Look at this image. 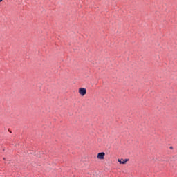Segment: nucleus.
<instances>
[{
	"label": "nucleus",
	"instance_id": "1",
	"mask_svg": "<svg viewBox=\"0 0 177 177\" xmlns=\"http://www.w3.org/2000/svg\"><path fill=\"white\" fill-rule=\"evenodd\" d=\"M79 93L81 96H85L86 95V88H80Z\"/></svg>",
	"mask_w": 177,
	"mask_h": 177
},
{
	"label": "nucleus",
	"instance_id": "2",
	"mask_svg": "<svg viewBox=\"0 0 177 177\" xmlns=\"http://www.w3.org/2000/svg\"><path fill=\"white\" fill-rule=\"evenodd\" d=\"M104 156H106V153L104 152L98 153L97 155V158L98 160H104Z\"/></svg>",
	"mask_w": 177,
	"mask_h": 177
},
{
	"label": "nucleus",
	"instance_id": "3",
	"mask_svg": "<svg viewBox=\"0 0 177 177\" xmlns=\"http://www.w3.org/2000/svg\"><path fill=\"white\" fill-rule=\"evenodd\" d=\"M118 161L120 164H127L129 159H118Z\"/></svg>",
	"mask_w": 177,
	"mask_h": 177
},
{
	"label": "nucleus",
	"instance_id": "4",
	"mask_svg": "<svg viewBox=\"0 0 177 177\" xmlns=\"http://www.w3.org/2000/svg\"><path fill=\"white\" fill-rule=\"evenodd\" d=\"M0 2H2V0H0Z\"/></svg>",
	"mask_w": 177,
	"mask_h": 177
},
{
	"label": "nucleus",
	"instance_id": "5",
	"mask_svg": "<svg viewBox=\"0 0 177 177\" xmlns=\"http://www.w3.org/2000/svg\"><path fill=\"white\" fill-rule=\"evenodd\" d=\"M170 149H172V147H170Z\"/></svg>",
	"mask_w": 177,
	"mask_h": 177
},
{
	"label": "nucleus",
	"instance_id": "6",
	"mask_svg": "<svg viewBox=\"0 0 177 177\" xmlns=\"http://www.w3.org/2000/svg\"><path fill=\"white\" fill-rule=\"evenodd\" d=\"M3 160H5V158H3Z\"/></svg>",
	"mask_w": 177,
	"mask_h": 177
}]
</instances>
